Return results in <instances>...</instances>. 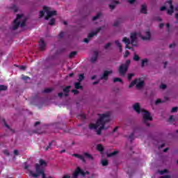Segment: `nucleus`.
Wrapping results in <instances>:
<instances>
[{"label": "nucleus", "instance_id": "obj_6", "mask_svg": "<svg viewBox=\"0 0 178 178\" xmlns=\"http://www.w3.org/2000/svg\"><path fill=\"white\" fill-rule=\"evenodd\" d=\"M145 82L144 81L141 80V78L138 79L136 78L129 86V88H131L134 86H136V88L138 90L143 88L144 87Z\"/></svg>", "mask_w": 178, "mask_h": 178}, {"label": "nucleus", "instance_id": "obj_21", "mask_svg": "<svg viewBox=\"0 0 178 178\" xmlns=\"http://www.w3.org/2000/svg\"><path fill=\"white\" fill-rule=\"evenodd\" d=\"M151 33L149 31H146V36H143L142 39L144 40H150Z\"/></svg>", "mask_w": 178, "mask_h": 178}, {"label": "nucleus", "instance_id": "obj_39", "mask_svg": "<svg viewBox=\"0 0 178 178\" xmlns=\"http://www.w3.org/2000/svg\"><path fill=\"white\" fill-rule=\"evenodd\" d=\"M76 55H77V51H72L70 54L69 58H72L73 56H76Z\"/></svg>", "mask_w": 178, "mask_h": 178}, {"label": "nucleus", "instance_id": "obj_4", "mask_svg": "<svg viewBox=\"0 0 178 178\" xmlns=\"http://www.w3.org/2000/svg\"><path fill=\"white\" fill-rule=\"evenodd\" d=\"M141 113H142V116L143 118V123H145L146 126L147 127H149V126H151V124H149V123H148L147 122L152 120V117L151 116V113H149V111L145 109H142Z\"/></svg>", "mask_w": 178, "mask_h": 178}, {"label": "nucleus", "instance_id": "obj_41", "mask_svg": "<svg viewBox=\"0 0 178 178\" xmlns=\"http://www.w3.org/2000/svg\"><path fill=\"white\" fill-rule=\"evenodd\" d=\"M134 60L138 62V60H140V56H138V55H137V54H135L134 56Z\"/></svg>", "mask_w": 178, "mask_h": 178}, {"label": "nucleus", "instance_id": "obj_28", "mask_svg": "<svg viewBox=\"0 0 178 178\" xmlns=\"http://www.w3.org/2000/svg\"><path fill=\"white\" fill-rule=\"evenodd\" d=\"M1 122H3V126H5V127H6L8 129H10V127L6 123V120L4 118L1 119Z\"/></svg>", "mask_w": 178, "mask_h": 178}, {"label": "nucleus", "instance_id": "obj_34", "mask_svg": "<svg viewBox=\"0 0 178 178\" xmlns=\"http://www.w3.org/2000/svg\"><path fill=\"white\" fill-rule=\"evenodd\" d=\"M108 164H109V162L108 161V160L105 159L102 161V166H108Z\"/></svg>", "mask_w": 178, "mask_h": 178}, {"label": "nucleus", "instance_id": "obj_46", "mask_svg": "<svg viewBox=\"0 0 178 178\" xmlns=\"http://www.w3.org/2000/svg\"><path fill=\"white\" fill-rule=\"evenodd\" d=\"M120 23V22H119V20L115 21V22H114V24H113V26H114V27H118V26H119Z\"/></svg>", "mask_w": 178, "mask_h": 178}, {"label": "nucleus", "instance_id": "obj_35", "mask_svg": "<svg viewBox=\"0 0 178 178\" xmlns=\"http://www.w3.org/2000/svg\"><path fill=\"white\" fill-rule=\"evenodd\" d=\"M83 80H84V74H80L79 75V79L78 81L80 82L83 81Z\"/></svg>", "mask_w": 178, "mask_h": 178}, {"label": "nucleus", "instance_id": "obj_42", "mask_svg": "<svg viewBox=\"0 0 178 178\" xmlns=\"http://www.w3.org/2000/svg\"><path fill=\"white\" fill-rule=\"evenodd\" d=\"M133 77H134V74H133V73L128 74V77H127L128 80H129V81L131 80V79Z\"/></svg>", "mask_w": 178, "mask_h": 178}, {"label": "nucleus", "instance_id": "obj_56", "mask_svg": "<svg viewBox=\"0 0 178 178\" xmlns=\"http://www.w3.org/2000/svg\"><path fill=\"white\" fill-rule=\"evenodd\" d=\"M160 178H170V175H163V176H161L160 177Z\"/></svg>", "mask_w": 178, "mask_h": 178}, {"label": "nucleus", "instance_id": "obj_58", "mask_svg": "<svg viewBox=\"0 0 178 178\" xmlns=\"http://www.w3.org/2000/svg\"><path fill=\"white\" fill-rule=\"evenodd\" d=\"M83 42H86V43H88V42H90V38H85L84 40H83Z\"/></svg>", "mask_w": 178, "mask_h": 178}, {"label": "nucleus", "instance_id": "obj_26", "mask_svg": "<svg viewBox=\"0 0 178 178\" xmlns=\"http://www.w3.org/2000/svg\"><path fill=\"white\" fill-rule=\"evenodd\" d=\"M97 151H99V152H104V146H102V145L101 144H98L97 145Z\"/></svg>", "mask_w": 178, "mask_h": 178}, {"label": "nucleus", "instance_id": "obj_62", "mask_svg": "<svg viewBox=\"0 0 178 178\" xmlns=\"http://www.w3.org/2000/svg\"><path fill=\"white\" fill-rule=\"evenodd\" d=\"M21 70H26V66L22 65L20 67Z\"/></svg>", "mask_w": 178, "mask_h": 178}, {"label": "nucleus", "instance_id": "obj_24", "mask_svg": "<svg viewBox=\"0 0 178 178\" xmlns=\"http://www.w3.org/2000/svg\"><path fill=\"white\" fill-rule=\"evenodd\" d=\"M119 154V151H114L111 153L107 154L108 158H111V156H115Z\"/></svg>", "mask_w": 178, "mask_h": 178}, {"label": "nucleus", "instance_id": "obj_9", "mask_svg": "<svg viewBox=\"0 0 178 178\" xmlns=\"http://www.w3.org/2000/svg\"><path fill=\"white\" fill-rule=\"evenodd\" d=\"M106 123H109V122H105V120L102 122V124H100V126L97 131V136H101V134L102 133V130H104V129L105 130H106V129H108V127H105Z\"/></svg>", "mask_w": 178, "mask_h": 178}, {"label": "nucleus", "instance_id": "obj_32", "mask_svg": "<svg viewBox=\"0 0 178 178\" xmlns=\"http://www.w3.org/2000/svg\"><path fill=\"white\" fill-rule=\"evenodd\" d=\"M8 90V86L5 85H0V91H6Z\"/></svg>", "mask_w": 178, "mask_h": 178}, {"label": "nucleus", "instance_id": "obj_38", "mask_svg": "<svg viewBox=\"0 0 178 178\" xmlns=\"http://www.w3.org/2000/svg\"><path fill=\"white\" fill-rule=\"evenodd\" d=\"M77 118L78 119H82L83 120H84L86 119V115L79 114V115H77Z\"/></svg>", "mask_w": 178, "mask_h": 178}, {"label": "nucleus", "instance_id": "obj_45", "mask_svg": "<svg viewBox=\"0 0 178 178\" xmlns=\"http://www.w3.org/2000/svg\"><path fill=\"white\" fill-rule=\"evenodd\" d=\"M112 45V44L111 42L107 43L105 46H104V49H108V48H109V47H111Z\"/></svg>", "mask_w": 178, "mask_h": 178}, {"label": "nucleus", "instance_id": "obj_22", "mask_svg": "<svg viewBox=\"0 0 178 178\" xmlns=\"http://www.w3.org/2000/svg\"><path fill=\"white\" fill-rule=\"evenodd\" d=\"M122 42H124L125 45H130V44H131V41H130V39L127 38V37H124L122 39Z\"/></svg>", "mask_w": 178, "mask_h": 178}, {"label": "nucleus", "instance_id": "obj_48", "mask_svg": "<svg viewBox=\"0 0 178 178\" xmlns=\"http://www.w3.org/2000/svg\"><path fill=\"white\" fill-rule=\"evenodd\" d=\"M172 113H175V112H177V107H173L171 110Z\"/></svg>", "mask_w": 178, "mask_h": 178}, {"label": "nucleus", "instance_id": "obj_17", "mask_svg": "<svg viewBox=\"0 0 178 178\" xmlns=\"http://www.w3.org/2000/svg\"><path fill=\"white\" fill-rule=\"evenodd\" d=\"M72 86H67L65 88L63 89L65 97H69V92H70V88Z\"/></svg>", "mask_w": 178, "mask_h": 178}, {"label": "nucleus", "instance_id": "obj_18", "mask_svg": "<svg viewBox=\"0 0 178 178\" xmlns=\"http://www.w3.org/2000/svg\"><path fill=\"white\" fill-rule=\"evenodd\" d=\"M72 156H75V158H78V159H80V161H82L83 163H86V159H84V156L79 154H72Z\"/></svg>", "mask_w": 178, "mask_h": 178}, {"label": "nucleus", "instance_id": "obj_60", "mask_svg": "<svg viewBox=\"0 0 178 178\" xmlns=\"http://www.w3.org/2000/svg\"><path fill=\"white\" fill-rule=\"evenodd\" d=\"M4 154L7 155V156H9V155H10V154H9V152H8V150H4Z\"/></svg>", "mask_w": 178, "mask_h": 178}, {"label": "nucleus", "instance_id": "obj_33", "mask_svg": "<svg viewBox=\"0 0 178 178\" xmlns=\"http://www.w3.org/2000/svg\"><path fill=\"white\" fill-rule=\"evenodd\" d=\"M10 9L13 10L15 12V13H16V12H17V10H19V8H17V6H16V5H13L12 7H10Z\"/></svg>", "mask_w": 178, "mask_h": 178}, {"label": "nucleus", "instance_id": "obj_27", "mask_svg": "<svg viewBox=\"0 0 178 178\" xmlns=\"http://www.w3.org/2000/svg\"><path fill=\"white\" fill-rule=\"evenodd\" d=\"M54 143H55L54 140H51V142L49 143V145L46 147L45 151H48L49 149H52V144H54Z\"/></svg>", "mask_w": 178, "mask_h": 178}, {"label": "nucleus", "instance_id": "obj_55", "mask_svg": "<svg viewBox=\"0 0 178 178\" xmlns=\"http://www.w3.org/2000/svg\"><path fill=\"white\" fill-rule=\"evenodd\" d=\"M109 8L111 9V10H113V9H115V5L110 4Z\"/></svg>", "mask_w": 178, "mask_h": 178}, {"label": "nucleus", "instance_id": "obj_15", "mask_svg": "<svg viewBox=\"0 0 178 178\" xmlns=\"http://www.w3.org/2000/svg\"><path fill=\"white\" fill-rule=\"evenodd\" d=\"M101 30H102V28H97L95 32H91L88 34V38H92V37H94V35H97V34H98Z\"/></svg>", "mask_w": 178, "mask_h": 178}, {"label": "nucleus", "instance_id": "obj_7", "mask_svg": "<svg viewBox=\"0 0 178 178\" xmlns=\"http://www.w3.org/2000/svg\"><path fill=\"white\" fill-rule=\"evenodd\" d=\"M86 175H90V172H84L80 167H77L72 174V178H77L79 176L86 177Z\"/></svg>", "mask_w": 178, "mask_h": 178}, {"label": "nucleus", "instance_id": "obj_25", "mask_svg": "<svg viewBox=\"0 0 178 178\" xmlns=\"http://www.w3.org/2000/svg\"><path fill=\"white\" fill-rule=\"evenodd\" d=\"M74 87L76 90H83V86L80 85V82H76L74 83Z\"/></svg>", "mask_w": 178, "mask_h": 178}, {"label": "nucleus", "instance_id": "obj_47", "mask_svg": "<svg viewBox=\"0 0 178 178\" xmlns=\"http://www.w3.org/2000/svg\"><path fill=\"white\" fill-rule=\"evenodd\" d=\"M64 35H65V33L60 32L58 35V38H63Z\"/></svg>", "mask_w": 178, "mask_h": 178}, {"label": "nucleus", "instance_id": "obj_36", "mask_svg": "<svg viewBox=\"0 0 178 178\" xmlns=\"http://www.w3.org/2000/svg\"><path fill=\"white\" fill-rule=\"evenodd\" d=\"M101 17V13H98L96 16L92 17L93 22H95V20H97V19H99Z\"/></svg>", "mask_w": 178, "mask_h": 178}, {"label": "nucleus", "instance_id": "obj_5", "mask_svg": "<svg viewBox=\"0 0 178 178\" xmlns=\"http://www.w3.org/2000/svg\"><path fill=\"white\" fill-rule=\"evenodd\" d=\"M130 60H127L125 63L121 64L118 68V72L120 76H124L127 70H129V66H130Z\"/></svg>", "mask_w": 178, "mask_h": 178}, {"label": "nucleus", "instance_id": "obj_59", "mask_svg": "<svg viewBox=\"0 0 178 178\" xmlns=\"http://www.w3.org/2000/svg\"><path fill=\"white\" fill-rule=\"evenodd\" d=\"M164 173H168V170H164L161 171V175H163Z\"/></svg>", "mask_w": 178, "mask_h": 178}, {"label": "nucleus", "instance_id": "obj_54", "mask_svg": "<svg viewBox=\"0 0 178 178\" xmlns=\"http://www.w3.org/2000/svg\"><path fill=\"white\" fill-rule=\"evenodd\" d=\"M72 92L74 94V95H77V94L79 93V90H72Z\"/></svg>", "mask_w": 178, "mask_h": 178}, {"label": "nucleus", "instance_id": "obj_44", "mask_svg": "<svg viewBox=\"0 0 178 178\" xmlns=\"http://www.w3.org/2000/svg\"><path fill=\"white\" fill-rule=\"evenodd\" d=\"M44 13L43 10L40 11V13H39V17L40 18L44 17Z\"/></svg>", "mask_w": 178, "mask_h": 178}, {"label": "nucleus", "instance_id": "obj_1", "mask_svg": "<svg viewBox=\"0 0 178 178\" xmlns=\"http://www.w3.org/2000/svg\"><path fill=\"white\" fill-rule=\"evenodd\" d=\"M47 162L44 159H40L39 160V163L35 164V172H34L33 170H28L29 176H31V177L33 178H38L40 177V176L45 175V170L44 169V168H47Z\"/></svg>", "mask_w": 178, "mask_h": 178}, {"label": "nucleus", "instance_id": "obj_61", "mask_svg": "<svg viewBox=\"0 0 178 178\" xmlns=\"http://www.w3.org/2000/svg\"><path fill=\"white\" fill-rule=\"evenodd\" d=\"M118 129H119V127H115L113 130V133H115V131H118Z\"/></svg>", "mask_w": 178, "mask_h": 178}, {"label": "nucleus", "instance_id": "obj_20", "mask_svg": "<svg viewBox=\"0 0 178 178\" xmlns=\"http://www.w3.org/2000/svg\"><path fill=\"white\" fill-rule=\"evenodd\" d=\"M140 12H141V13H143L144 15H147V5L143 4L141 6Z\"/></svg>", "mask_w": 178, "mask_h": 178}, {"label": "nucleus", "instance_id": "obj_2", "mask_svg": "<svg viewBox=\"0 0 178 178\" xmlns=\"http://www.w3.org/2000/svg\"><path fill=\"white\" fill-rule=\"evenodd\" d=\"M99 119L97 120L96 124H90L89 129L91 130L97 129V127H99L101 124H102V121L105 120V122L111 121V113L107 112L103 114H99Z\"/></svg>", "mask_w": 178, "mask_h": 178}, {"label": "nucleus", "instance_id": "obj_40", "mask_svg": "<svg viewBox=\"0 0 178 178\" xmlns=\"http://www.w3.org/2000/svg\"><path fill=\"white\" fill-rule=\"evenodd\" d=\"M118 81L120 82V83H122V79L118 78V77H116V78L113 79V83H118Z\"/></svg>", "mask_w": 178, "mask_h": 178}, {"label": "nucleus", "instance_id": "obj_14", "mask_svg": "<svg viewBox=\"0 0 178 178\" xmlns=\"http://www.w3.org/2000/svg\"><path fill=\"white\" fill-rule=\"evenodd\" d=\"M133 109L137 113H141V107L140 106V103H135L133 106Z\"/></svg>", "mask_w": 178, "mask_h": 178}, {"label": "nucleus", "instance_id": "obj_31", "mask_svg": "<svg viewBox=\"0 0 178 178\" xmlns=\"http://www.w3.org/2000/svg\"><path fill=\"white\" fill-rule=\"evenodd\" d=\"M22 79L24 80L26 83H27L28 80H30V77L26 75H22Z\"/></svg>", "mask_w": 178, "mask_h": 178}, {"label": "nucleus", "instance_id": "obj_11", "mask_svg": "<svg viewBox=\"0 0 178 178\" xmlns=\"http://www.w3.org/2000/svg\"><path fill=\"white\" fill-rule=\"evenodd\" d=\"M113 72L111 71H104L103 74L100 76V80H105V81H108V77H109V74H112Z\"/></svg>", "mask_w": 178, "mask_h": 178}, {"label": "nucleus", "instance_id": "obj_49", "mask_svg": "<svg viewBox=\"0 0 178 178\" xmlns=\"http://www.w3.org/2000/svg\"><path fill=\"white\" fill-rule=\"evenodd\" d=\"M130 55V51H126L125 54L124 55V58H127Z\"/></svg>", "mask_w": 178, "mask_h": 178}, {"label": "nucleus", "instance_id": "obj_30", "mask_svg": "<svg viewBox=\"0 0 178 178\" xmlns=\"http://www.w3.org/2000/svg\"><path fill=\"white\" fill-rule=\"evenodd\" d=\"M115 44L118 47V48H120V51L122 52V44H120V42H119V40H115Z\"/></svg>", "mask_w": 178, "mask_h": 178}, {"label": "nucleus", "instance_id": "obj_37", "mask_svg": "<svg viewBox=\"0 0 178 178\" xmlns=\"http://www.w3.org/2000/svg\"><path fill=\"white\" fill-rule=\"evenodd\" d=\"M55 18H51L49 22V26H55Z\"/></svg>", "mask_w": 178, "mask_h": 178}, {"label": "nucleus", "instance_id": "obj_8", "mask_svg": "<svg viewBox=\"0 0 178 178\" xmlns=\"http://www.w3.org/2000/svg\"><path fill=\"white\" fill-rule=\"evenodd\" d=\"M43 10H44V12H46L47 13V16L44 17V19L46 20H49L50 17H52V16H56L57 13L56 10H53V11H49V8H48V7L47 6H43Z\"/></svg>", "mask_w": 178, "mask_h": 178}, {"label": "nucleus", "instance_id": "obj_53", "mask_svg": "<svg viewBox=\"0 0 178 178\" xmlns=\"http://www.w3.org/2000/svg\"><path fill=\"white\" fill-rule=\"evenodd\" d=\"M160 10L161 12H163V10H166V6H163L161 7Z\"/></svg>", "mask_w": 178, "mask_h": 178}, {"label": "nucleus", "instance_id": "obj_57", "mask_svg": "<svg viewBox=\"0 0 178 178\" xmlns=\"http://www.w3.org/2000/svg\"><path fill=\"white\" fill-rule=\"evenodd\" d=\"M14 155H19V150L15 149L14 150Z\"/></svg>", "mask_w": 178, "mask_h": 178}, {"label": "nucleus", "instance_id": "obj_43", "mask_svg": "<svg viewBox=\"0 0 178 178\" xmlns=\"http://www.w3.org/2000/svg\"><path fill=\"white\" fill-rule=\"evenodd\" d=\"M162 102H162V100L161 99H158L156 100L155 104L159 105V104H162Z\"/></svg>", "mask_w": 178, "mask_h": 178}, {"label": "nucleus", "instance_id": "obj_63", "mask_svg": "<svg viewBox=\"0 0 178 178\" xmlns=\"http://www.w3.org/2000/svg\"><path fill=\"white\" fill-rule=\"evenodd\" d=\"M129 3L133 4L136 2V0H129Z\"/></svg>", "mask_w": 178, "mask_h": 178}, {"label": "nucleus", "instance_id": "obj_10", "mask_svg": "<svg viewBox=\"0 0 178 178\" xmlns=\"http://www.w3.org/2000/svg\"><path fill=\"white\" fill-rule=\"evenodd\" d=\"M167 3H168V5L170 6V9H168L167 10V13L170 16H172V15H173V13H175V7L173 6V3H172V0H168L167 1Z\"/></svg>", "mask_w": 178, "mask_h": 178}, {"label": "nucleus", "instance_id": "obj_12", "mask_svg": "<svg viewBox=\"0 0 178 178\" xmlns=\"http://www.w3.org/2000/svg\"><path fill=\"white\" fill-rule=\"evenodd\" d=\"M136 40H137V33H134L131 35V45H133L134 47H136Z\"/></svg>", "mask_w": 178, "mask_h": 178}, {"label": "nucleus", "instance_id": "obj_50", "mask_svg": "<svg viewBox=\"0 0 178 178\" xmlns=\"http://www.w3.org/2000/svg\"><path fill=\"white\" fill-rule=\"evenodd\" d=\"M168 122H175V118H173V115L170 116Z\"/></svg>", "mask_w": 178, "mask_h": 178}, {"label": "nucleus", "instance_id": "obj_19", "mask_svg": "<svg viewBox=\"0 0 178 178\" xmlns=\"http://www.w3.org/2000/svg\"><path fill=\"white\" fill-rule=\"evenodd\" d=\"M83 156H85V158H87V159H89V161H94V157L88 152H84Z\"/></svg>", "mask_w": 178, "mask_h": 178}, {"label": "nucleus", "instance_id": "obj_23", "mask_svg": "<svg viewBox=\"0 0 178 178\" xmlns=\"http://www.w3.org/2000/svg\"><path fill=\"white\" fill-rule=\"evenodd\" d=\"M148 65V58H144L142 60L141 67Z\"/></svg>", "mask_w": 178, "mask_h": 178}, {"label": "nucleus", "instance_id": "obj_52", "mask_svg": "<svg viewBox=\"0 0 178 178\" xmlns=\"http://www.w3.org/2000/svg\"><path fill=\"white\" fill-rule=\"evenodd\" d=\"M166 85L162 83L161 86H160V88H162V90H165L166 88Z\"/></svg>", "mask_w": 178, "mask_h": 178}, {"label": "nucleus", "instance_id": "obj_3", "mask_svg": "<svg viewBox=\"0 0 178 178\" xmlns=\"http://www.w3.org/2000/svg\"><path fill=\"white\" fill-rule=\"evenodd\" d=\"M22 15L20 14L17 15V18L13 22V26L12 28L13 30H17L19 27H24L26 26V20L22 21L20 22L19 21V19H22Z\"/></svg>", "mask_w": 178, "mask_h": 178}, {"label": "nucleus", "instance_id": "obj_13", "mask_svg": "<svg viewBox=\"0 0 178 178\" xmlns=\"http://www.w3.org/2000/svg\"><path fill=\"white\" fill-rule=\"evenodd\" d=\"M45 47H47V44H45L44 39L41 38L39 41V49L40 51H44V49H45Z\"/></svg>", "mask_w": 178, "mask_h": 178}, {"label": "nucleus", "instance_id": "obj_51", "mask_svg": "<svg viewBox=\"0 0 178 178\" xmlns=\"http://www.w3.org/2000/svg\"><path fill=\"white\" fill-rule=\"evenodd\" d=\"M133 137H134V133H131L130 135H129V138L131 140V141H133Z\"/></svg>", "mask_w": 178, "mask_h": 178}, {"label": "nucleus", "instance_id": "obj_64", "mask_svg": "<svg viewBox=\"0 0 178 178\" xmlns=\"http://www.w3.org/2000/svg\"><path fill=\"white\" fill-rule=\"evenodd\" d=\"M40 123H41V122H40L39 121L35 122V124H34L35 127H37V126H38V124H40Z\"/></svg>", "mask_w": 178, "mask_h": 178}, {"label": "nucleus", "instance_id": "obj_29", "mask_svg": "<svg viewBox=\"0 0 178 178\" xmlns=\"http://www.w3.org/2000/svg\"><path fill=\"white\" fill-rule=\"evenodd\" d=\"M54 89L53 88H46L44 89L42 92L44 93V94H48L49 92H51V91H53Z\"/></svg>", "mask_w": 178, "mask_h": 178}, {"label": "nucleus", "instance_id": "obj_16", "mask_svg": "<svg viewBox=\"0 0 178 178\" xmlns=\"http://www.w3.org/2000/svg\"><path fill=\"white\" fill-rule=\"evenodd\" d=\"M98 51H95L93 52V56L90 58V62L92 63H95V62H97V60L98 59Z\"/></svg>", "mask_w": 178, "mask_h": 178}]
</instances>
